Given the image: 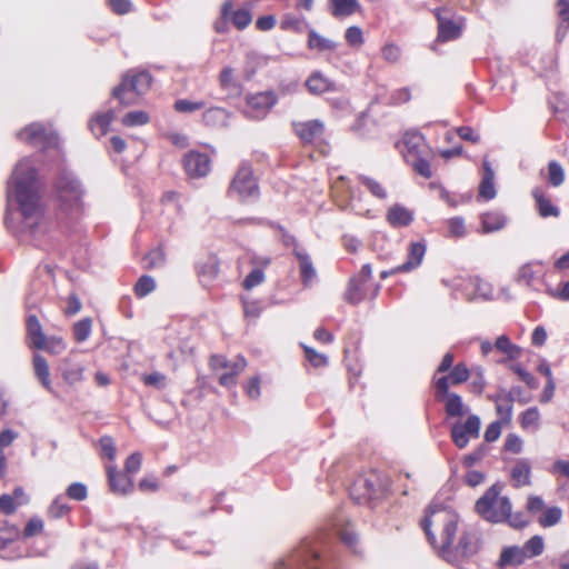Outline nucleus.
<instances>
[{
	"label": "nucleus",
	"mask_w": 569,
	"mask_h": 569,
	"mask_svg": "<svg viewBox=\"0 0 569 569\" xmlns=\"http://www.w3.org/2000/svg\"><path fill=\"white\" fill-rule=\"evenodd\" d=\"M264 280V273L261 268L253 269L243 280V287L247 290H251L254 287L262 283Z\"/></svg>",
	"instance_id": "nucleus-63"
},
{
	"label": "nucleus",
	"mask_w": 569,
	"mask_h": 569,
	"mask_svg": "<svg viewBox=\"0 0 569 569\" xmlns=\"http://www.w3.org/2000/svg\"><path fill=\"white\" fill-rule=\"evenodd\" d=\"M506 222V217L500 212H487L481 216L482 231L485 233L502 229Z\"/></svg>",
	"instance_id": "nucleus-37"
},
{
	"label": "nucleus",
	"mask_w": 569,
	"mask_h": 569,
	"mask_svg": "<svg viewBox=\"0 0 569 569\" xmlns=\"http://www.w3.org/2000/svg\"><path fill=\"white\" fill-rule=\"evenodd\" d=\"M532 197L536 200L539 214L542 218L559 216V209L551 203V201L545 196L540 188L532 190Z\"/></svg>",
	"instance_id": "nucleus-33"
},
{
	"label": "nucleus",
	"mask_w": 569,
	"mask_h": 569,
	"mask_svg": "<svg viewBox=\"0 0 569 569\" xmlns=\"http://www.w3.org/2000/svg\"><path fill=\"white\" fill-rule=\"evenodd\" d=\"M308 48L318 51H333L337 48V43L320 36L317 31L310 30L308 33Z\"/></svg>",
	"instance_id": "nucleus-38"
},
{
	"label": "nucleus",
	"mask_w": 569,
	"mask_h": 569,
	"mask_svg": "<svg viewBox=\"0 0 569 569\" xmlns=\"http://www.w3.org/2000/svg\"><path fill=\"white\" fill-rule=\"evenodd\" d=\"M19 529L14 525L3 521L0 525V558L16 560L23 557V552L14 541L19 537Z\"/></svg>",
	"instance_id": "nucleus-15"
},
{
	"label": "nucleus",
	"mask_w": 569,
	"mask_h": 569,
	"mask_svg": "<svg viewBox=\"0 0 569 569\" xmlns=\"http://www.w3.org/2000/svg\"><path fill=\"white\" fill-rule=\"evenodd\" d=\"M27 329L29 336L32 338L33 347H43L44 346V335L42 332V327L37 316H29L27 319Z\"/></svg>",
	"instance_id": "nucleus-40"
},
{
	"label": "nucleus",
	"mask_w": 569,
	"mask_h": 569,
	"mask_svg": "<svg viewBox=\"0 0 569 569\" xmlns=\"http://www.w3.org/2000/svg\"><path fill=\"white\" fill-rule=\"evenodd\" d=\"M149 114L142 110H136L128 112L122 118V124L126 127H138L149 122Z\"/></svg>",
	"instance_id": "nucleus-47"
},
{
	"label": "nucleus",
	"mask_w": 569,
	"mask_h": 569,
	"mask_svg": "<svg viewBox=\"0 0 569 569\" xmlns=\"http://www.w3.org/2000/svg\"><path fill=\"white\" fill-rule=\"evenodd\" d=\"M42 197L43 184L34 158L21 159L8 181L6 223L22 240L38 241L50 231L51 222L44 213Z\"/></svg>",
	"instance_id": "nucleus-1"
},
{
	"label": "nucleus",
	"mask_w": 569,
	"mask_h": 569,
	"mask_svg": "<svg viewBox=\"0 0 569 569\" xmlns=\"http://www.w3.org/2000/svg\"><path fill=\"white\" fill-rule=\"evenodd\" d=\"M562 517V510L559 507H550L543 510L539 517L538 522L543 528L552 527L557 525Z\"/></svg>",
	"instance_id": "nucleus-43"
},
{
	"label": "nucleus",
	"mask_w": 569,
	"mask_h": 569,
	"mask_svg": "<svg viewBox=\"0 0 569 569\" xmlns=\"http://www.w3.org/2000/svg\"><path fill=\"white\" fill-rule=\"evenodd\" d=\"M480 426V418L476 415H470L465 422L453 423L450 431L453 443L459 449L466 448L471 439L479 437Z\"/></svg>",
	"instance_id": "nucleus-12"
},
{
	"label": "nucleus",
	"mask_w": 569,
	"mask_h": 569,
	"mask_svg": "<svg viewBox=\"0 0 569 569\" xmlns=\"http://www.w3.org/2000/svg\"><path fill=\"white\" fill-rule=\"evenodd\" d=\"M56 191L63 211L71 214L80 212L83 190L72 172L66 170L60 172L56 181Z\"/></svg>",
	"instance_id": "nucleus-5"
},
{
	"label": "nucleus",
	"mask_w": 569,
	"mask_h": 569,
	"mask_svg": "<svg viewBox=\"0 0 569 569\" xmlns=\"http://www.w3.org/2000/svg\"><path fill=\"white\" fill-rule=\"evenodd\" d=\"M536 278V272L533 270L532 263H526L521 266L518 270L517 281L523 283L526 286H531L533 279Z\"/></svg>",
	"instance_id": "nucleus-61"
},
{
	"label": "nucleus",
	"mask_w": 569,
	"mask_h": 569,
	"mask_svg": "<svg viewBox=\"0 0 569 569\" xmlns=\"http://www.w3.org/2000/svg\"><path fill=\"white\" fill-rule=\"evenodd\" d=\"M522 548L526 550L528 558L539 556L542 553L545 548L543 539L540 536H533Z\"/></svg>",
	"instance_id": "nucleus-53"
},
{
	"label": "nucleus",
	"mask_w": 569,
	"mask_h": 569,
	"mask_svg": "<svg viewBox=\"0 0 569 569\" xmlns=\"http://www.w3.org/2000/svg\"><path fill=\"white\" fill-rule=\"evenodd\" d=\"M490 399L495 401L496 411L500 419L503 420L505 422H509L512 417V392H507L502 390L495 396H490Z\"/></svg>",
	"instance_id": "nucleus-24"
},
{
	"label": "nucleus",
	"mask_w": 569,
	"mask_h": 569,
	"mask_svg": "<svg viewBox=\"0 0 569 569\" xmlns=\"http://www.w3.org/2000/svg\"><path fill=\"white\" fill-rule=\"evenodd\" d=\"M151 74L148 71H129L122 81L112 90V96L123 106L136 102V97L146 93L151 86Z\"/></svg>",
	"instance_id": "nucleus-6"
},
{
	"label": "nucleus",
	"mask_w": 569,
	"mask_h": 569,
	"mask_svg": "<svg viewBox=\"0 0 569 569\" xmlns=\"http://www.w3.org/2000/svg\"><path fill=\"white\" fill-rule=\"evenodd\" d=\"M219 271L218 261L216 258L210 257L203 263L198 266V273L209 280L216 278Z\"/></svg>",
	"instance_id": "nucleus-51"
},
{
	"label": "nucleus",
	"mask_w": 569,
	"mask_h": 569,
	"mask_svg": "<svg viewBox=\"0 0 569 569\" xmlns=\"http://www.w3.org/2000/svg\"><path fill=\"white\" fill-rule=\"evenodd\" d=\"M548 180L553 187H559L563 183L565 171L561 164L557 161H550L548 164Z\"/></svg>",
	"instance_id": "nucleus-49"
},
{
	"label": "nucleus",
	"mask_w": 569,
	"mask_h": 569,
	"mask_svg": "<svg viewBox=\"0 0 569 569\" xmlns=\"http://www.w3.org/2000/svg\"><path fill=\"white\" fill-rule=\"evenodd\" d=\"M156 289V281L152 277L143 274L141 276L136 286L134 293L139 298H143L151 293Z\"/></svg>",
	"instance_id": "nucleus-46"
},
{
	"label": "nucleus",
	"mask_w": 569,
	"mask_h": 569,
	"mask_svg": "<svg viewBox=\"0 0 569 569\" xmlns=\"http://www.w3.org/2000/svg\"><path fill=\"white\" fill-rule=\"evenodd\" d=\"M388 482L377 472L359 476L350 487V497L357 503L378 499L387 490Z\"/></svg>",
	"instance_id": "nucleus-8"
},
{
	"label": "nucleus",
	"mask_w": 569,
	"mask_h": 569,
	"mask_svg": "<svg viewBox=\"0 0 569 569\" xmlns=\"http://www.w3.org/2000/svg\"><path fill=\"white\" fill-rule=\"evenodd\" d=\"M29 502V497L21 487L13 490L12 493L0 496V511L4 515H12L21 506Z\"/></svg>",
	"instance_id": "nucleus-21"
},
{
	"label": "nucleus",
	"mask_w": 569,
	"mask_h": 569,
	"mask_svg": "<svg viewBox=\"0 0 569 569\" xmlns=\"http://www.w3.org/2000/svg\"><path fill=\"white\" fill-rule=\"evenodd\" d=\"M114 119L116 112L111 109L106 112L97 113L91 118L89 128L96 137H102L108 132L109 127Z\"/></svg>",
	"instance_id": "nucleus-27"
},
{
	"label": "nucleus",
	"mask_w": 569,
	"mask_h": 569,
	"mask_svg": "<svg viewBox=\"0 0 569 569\" xmlns=\"http://www.w3.org/2000/svg\"><path fill=\"white\" fill-rule=\"evenodd\" d=\"M263 58L254 52L250 51L246 56V62L243 66L244 77L251 79L256 73L257 69L262 64Z\"/></svg>",
	"instance_id": "nucleus-45"
},
{
	"label": "nucleus",
	"mask_w": 569,
	"mask_h": 569,
	"mask_svg": "<svg viewBox=\"0 0 569 569\" xmlns=\"http://www.w3.org/2000/svg\"><path fill=\"white\" fill-rule=\"evenodd\" d=\"M359 183L362 184L375 198L386 200L388 197L387 189L378 180L360 174L358 177Z\"/></svg>",
	"instance_id": "nucleus-39"
},
{
	"label": "nucleus",
	"mask_w": 569,
	"mask_h": 569,
	"mask_svg": "<svg viewBox=\"0 0 569 569\" xmlns=\"http://www.w3.org/2000/svg\"><path fill=\"white\" fill-rule=\"evenodd\" d=\"M483 174L479 184V197L485 200H492L496 194L495 171L490 162L485 159L482 163Z\"/></svg>",
	"instance_id": "nucleus-23"
},
{
	"label": "nucleus",
	"mask_w": 569,
	"mask_h": 569,
	"mask_svg": "<svg viewBox=\"0 0 569 569\" xmlns=\"http://www.w3.org/2000/svg\"><path fill=\"white\" fill-rule=\"evenodd\" d=\"M229 113L226 109L213 107L207 109L202 114V121L207 127L220 128L228 123Z\"/></svg>",
	"instance_id": "nucleus-32"
},
{
	"label": "nucleus",
	"mask_w": 569,
	"mask_h": 569,
	"mask_svg": "<svg viewBox=\"0 0 569 569\" xmlns=\"http://www.w3.org/2000/svg\"><path fill=\"white\" fill-rule=\"evenodd\" d=\"M448 377V383L460 385L466 382L470 378V369L463 362H459L450 370Z\"/></svg>",
	"instance_id": "nucleus-44"
},
{
	"label": "nucleus",
	"mask_w": 569,
	"mask_h": 569,
	"mask_svg": "<svg viewBox=\"0 0 569 569\" xmlns=\"http://www.w3.org/2000/svg\"><path fill=\"white\" fill-rule=\"evenodd\" d=\"M92 331V320L91 318H83L77 321L72 327L73 337L78 342L86 341Z\"/></svg>",
	"instance_id": "nucleus-41"
},
{
	"label": "nucleus",
	"mask_w": 569,
	"mask_h": 569,
	"mask_svg": "<svg viewBox=\"0 0 569 569\" xmlns=\"http://www.w3.org/2000/svg\"><path fill=\"white\" fill-rule=\"evenodd\" d=\"M387 221L393 228H401L409 226L413 220V214L407 208L400 204H393L387 212Z\"/></svg>",
	"instance_id": "nucleus-25"
},
{
	"label": "nucleus",
	"mask_w": 569,
	"mask_h": 569,
	"mask_svg": "<svg viewBox=\"0 0 569 569\" xmlns=\"http://www.w3.org/2000/svg\"><path fill=\"white\" fill-rule=\"evenodd\" d=\"M511 501L500 496V487L492 485L476 502V511L492 523L505 522L510 516Z\"/></svg>",
	"instance_id": "nucleus-4"
},
{
	"label": "nucleus",
	"mask_w": 569,
	"mask_h": 569,
	"mask_svg": "<svg viewBox=\"0 0 569 569\" xmlns=\"http://www.w3.org/2000/svg\"><path fill=\"white\" fill-rule=\"evenodd\" d=\"M366 297V283L359 278H351L343 293V299L349 305H358Z\"/></svg>",
	"instance_id": "nucleus-28"
},
{
	"label": "nucleus",
	"mask_w": 569,
	"mask_h": 569,
	"mask_svg": "<svg viewBox=\"0 0 569 569\" xmlns=\"http://www.w3.org/2000/svg\"><path fill=\"white\" fill-rule=\"evenodd\" d=\"M58 371L60 372L63 381L69 386H73L83 380L84 367L72 358L61 359L58 366Z\"/></svg>",
	"instance_id": "nucleus-19"
},
{
	"label": "nucleus",
	"mask_w": 569,
	"mask_h": 569,
	"mask_svg": "<svg viewBox=\"0 0 569 569\" xmlns=\"http://www.w3.org/2000/svg\"><path fill=\"white\" fill-rule=\"evenodd\" d=\"M146 268H159L166 262V253L161 247L151 250L143 259Z\"/></svg>",
	"instance_id": "nucleus-50"
},
{
	"label": "nucleus",
	"mask_w": 569,
	"mask_h": 569,
	"mask_svg": "<svg viewBox=\"0 0 569 569\" xmlns=\"http://www.w3.org/2000/svg\"><path fill=\"white\" fill-rule=\"evenodd\" d=\"M277 97L270 92H259L247 98L243 114L252 120L263 119L276 104Z\"/></svg>",
	"instance_id": "nucleus-14"
},
{
	"label": "nucleus",
	"mask_w": 569,
	"mask_h": 569,
	"mask_svg": "<svg viewBox=\"0 0 569 569\" xmlns=\"http://www.w3.org/2000/svg\"><path fill=\"white\" fill-rule=\"evenodd\" d=\"M458 515L449 508L431 507L421 522L430 545L442 558H450L458 530Z\"/></svg>",
	"instance_id": "nucleus-2"
},
{
	"label": "nucleus",
	"mask_w": 569,
	"mask_h": 569,
	"mask_svg": "<svg viewBox=\"0 0 569 569\" xmlns=\"http://www.w3.org/2000/svg\"><path fill=\"white\" fill-rule=\"evenodd\" d=\"M526 550L520 547L506 548L500 556L499 563L501 567L519 566L527 559Z\"/></svg>",
	"instance_id": "nucleus-34"
},
{
	"label": "nucleus",
	"mask_w": 569,
	"mask_h": 569,
	"mask_svg": "<svg viewBox=\"0 0 569 569\" xmlns=\"http://www.w3.org/2000/svg\"><path fill=\"white\" fill-rule=\"evenodd\" d=\"M435 14L438 21V36L439 42H447L458 39L462 32L463 19L459 21L451 19V12L447 8H437Z\"/></svg>",
	"instance_id": "nucleus-13"
},
{
	"label": "nucleus",
	"mask_w": 569,
	"mask_h": 569,
	"mask_svg": "<svg viewBox=\"0 0 569 569\" xmlns=\"http://www.w3.org/2000/svg\"><path fill=\"white\" fill-rule=\"evenodd\" d=\"M423 138L419 132H406L403 142L410 154H418V149L422 144Z\"/></svg>",
	"instance_id": "nucleus-56"
},
{
	"label": "nucleus",
	"mask_w": 569,
	"mask_h": 569,
	"mask_svg": "<svg viewBox=\"0 0 569 569\" xmlns=\"http://www.w3.org/2000/svg\"><path fill=\"white\" fill-rule=\"evenodd\" d=\"M230 18L234 27L239 30L247 28L252 20L251 13L246 9H239L237 11L231 10Z\"/></svg>",
	"instance_id": "nucleus-52"
},
{
	"label": "nucleus",
	"mask_w": 569,
	"mask_h": 569,
	"mask_svg": "<svg viewBox=\"0 0 569 569\" xmlns=\"http://www.w3.org/2000/svg\"><path fill=\"white\" fill-rule=\"evenodd\" d=\"M436 398L445 402V409L448 417L460 418L465 416L468 408L463 405L462 398L449 390L448 377L435 379Z\"/></svg>",
	"instance_id": "nucleus-10"
},
{
	"label": "nucleus",
	"mask_w": 569,
	"mask_h": 569,
	"mask_svg": "<svg viewBox=\"0 0 569 569\" xmlns=\"http://www.w3.org/2000/svg\"><path fill=\"white\" fill-rule=\"evenodd\" d=\"M447 237L462 238L467 234L465 220L461 217H455L447 221Z\"/></svg>",
	"instance_id": "nucleus-48"
},
{
	"label": "nucleus",
	"mask_w": 569,
	"mask_h": 569,
	"mask_svg": "<svg viewBox=\"0 0 569 569\" xmlns=\"http://www.w3.org/2000/svg\"><path fill=\"white\" fill-rule=\"evenodd\" d=\"M331 531L338 536L347 547L356 551L358 536L345 515L338 513L331 519Z\"/></svg>",
	"instance_id": "nucleus-17"
},
{
	"label": "nucleus",
	"mask_w": 569,
	"mask_h": 569,
	"mask_svg": "<svg viewBox=\"0 0 569 569\" xmlns=\"http://www.w3.org/2000/svg\"><path fill=\"white\" fill-rule=\"evenodd\" d=\"M470 284L475 289V297H480L483 299L491 298L492 288L488 282L481 280L480 278L475 277V278L470 279Z\"/></svg>",
	"instance_id": "nucleus-54"
},
{
	"label": "nucleus",
	"mask_w": 569,
	"mask_h": 569,
	"mask_svg": "<svg viewBox=\"0 0 569 569\" xmlns=\"http://www.w3.org/2000/svg\"><path fill=\"white\" fill-rule=\"evenodd\" d=\"M203 101H190L187 99H179L174 102V110L178 112H193L204 107Z\"/></svg>",
	"instance_id": "nucleus-60"
},
{
	"label": "nucleus",
	"mask_w": 569,
	"mask_h": 569,
	"mask_svg": "<svg viewBox=\"0 0 569 569\" xmlns=\"http://www.w3.org/2000/svg\"><path fill=\"white\" fill-rule=\"evenodd\" d=\"M329 7L336 18L349 17L361 9L358 0H329Z\"/></svg>",
	"instance_id": "nucleus-30"
},
{
	"label": "nucleus",
	"mask_w": 569,
	"mask_h": 569,
	"mask_svg": "<svg viewBox=\"0 0 569 569\" xmlns=\"http://www.w3.org/2000/svg\"><path fill=\"white\" fill-rule=\"evenodd\" d=\"M495 348L506 356V359L500 361L501 363H505L507 360H517L522 355L521 348L512 343L506 335H501L497 338Z\"/></svg>",
	"instance_id": "nucleus-31"
},
{
	"label": "nucleus",
	"mask_w": 569,
	"mask_h": 569,
	"mask_svg": "<svg viewBox=\"0 0 569 569\" xmlns=\"http://www.w3.org/2000/svg\"><path fill=\"white\" fill-rule=\"evenodd\" d=\"M183 168L190 178H202L210 172L211 161L206 153L190 151L183 158Z\"/></svg>",
	"instance_id": "nucleus-16"
},
{
	"label": "nucleus",
	"mask_w": 569,
	"mask_h": 569,
	"mask_svg": "<svg viewBox=\"0 0 569 569\" xmlns=\"http://www.w3.org/2000/svg\"><path fill=\"white\" fill-rule=\"evenodd\" d=\"M295 256L299 261L300 277L305 287H311L317 280V271L310 256L302 249L296 248Z\"/></svg>",
	"instance_id": "nucleus-22"
},
{
	"label": "nucleus",
	"mask_w": 569,
	"mask_h": 569,
	"mask_svg": "<svg viewBox=\"0 0 569 569\" xmlns=\"http://www.w3.org/2000/svg\"><path fill=\"white\" fill-rule=\"evenodd\" d=\"M17 137L21 141L43 149L58 146V137L53 130L39 122L27 126L18 132Z\"/></svg>",
	"instance_id": "nucleus-9"
},
{
	"label": "nucleus",
	"mask_w": 569,
	"mask_h": 569,
	"mask_svg": "<svg viewBox=\"0 0 569 569\" xmlns=\"http://www.w3.org/2000/svg\"><path fill=\"white\" fill-rule=\"evenodd\" d=\"M67 496L72 500L82 501L88 496L87 487L81 482H73L67 488Z\"/></svg>",
	"instance_id": "nucleus-62"
},
{
	"label": "nucleus",
	"mask_w": 569,
	"mask_h": 569,
	"mask_svg": "<svg viewBox=\"0 0 569 569\" xmlns=\"http://www.w3.org/2000/svg\"><path fill=\"white\" fill-rule=\"evenodd\" d=\"M547 293L551 298L569 301V281L560 283L557 288H547Z\"/></svg>",
	"instance_id": "nucleus-64"
},
{
	"label": "nucleus",
	"mask_w": 569,
	"mask_h": 569,
	"mask_svg": "<svg viewBox=\"0 0 569 569\" xmlns=\"http://www.w3.org/2000/svg\"><path fill=\"white\" fill-rule=\"evenodd\" d=\"M34 375L40 380L41 385L49 391H52L50 371L47 360L41 355L33 357Z\"/></svg>",
	"instance_id": "nucleus-36"
},
{
	"label": "nucleus",
	"mask_w": 569,
	"mask_h": 569,
	"mask_svg": "<svg viewBox=\"0 0 569 569\" xmlns=\"http://www.w3.org/2000/svg\"><path fill=\"white\" fill-rule=\"evenodd\" d=\"M107 473L109 487L113 493L127 495L132 491V480L124 473L120 472L114 466H108Z\"/></svg>",
	"instance_id": "nucleus-20"
},
{
	"label": "nucleus",
	"mask_w": 569,
	"mask_h": 569,
	"mask_svg": "<svg viewBox=\"0 0 569 569\" xmlns=\"http://www.w3.org/2000/svg\"><path fill=\"white\" fill-rule=\"evenodd\" d=\"M345 39L350 46L356 48L361 47L365 41L362 30L357 26H351L346 30Z\"/></svg>",
	"instance_id": "nucleus-58"
},
{
	"label": "nucleus",
	"mask_w": 569,
	"mask_h": 569,
	"mask_svg": "<svg viewBox=\"0 0 569 569\" xmlns=\"http://www.w3.org/2000/svg\"><path fill=\"white\" fill-rule=\"evenodd\" d=\"M383 60L389 63H397L402 54L401 48L395 43H387L381 49Z\"/></svg>",
	"instance_id": "nucleus-57"
},
{
	"label": "nucleus",
	"mask_w": 569,
	"mask_h": 569,
	"mask_svg": "<svg viewBox=\"0 0 569 569\" xmlns=\"http://www.w3.org/2000/svg\"><path fill=\"white\" fill-rule=\"evenodd\" d=\"M70 506L67 503V500L63 496H58L53 499L48 508V516L58 519L62 518L70 511Z\"/></svg>",
	"instance_id": "nucleus-42"
},
{
	"label": "nucleus",
	"mask_w": 569,
	"mask_h": 569,
	"mask_svg": "<svg viewBox=\"0 0 569 569\" xmlns=\"http://www.w3.org/2000/svg\"><path fill=\"white\" fill-rule=\"evenodd\" d=\"M325 547L323 536L305 538L287 557L274 562V569H325Z\"/></svg>",
	"instance_id": "nucleus-3"
},
{
	"label": "nucleus",
	"mask_w": 569,
	"mask_h": 569,
	"mask_svg": "<svg viewBox=\"0 0 569 569\" xmlns=\"http://www.w3.org/2000/svg\"><path fill=\"white\" fill-rule=\"evenodd\" d=\"M160 202L163 207L162 214L168 212L169 216H179L181 213L182 207L180 203V194L178 192L172 190L163 192Z\"/></svg>",
	"instance_id": "nucleus-35"
},
{
	"label": "nucleus",
	"mask_w": 569,
	"mask_h": 569,
	"mask_svg": "<svg viewBox=\"0 0 569 569\" xmlns=\"http://www.w3.org/2000/svg\"><path fill=\"white\" fill-rule=\"evenodd\" d=\"M510 476L515 487L529 486L531 483V467L528 460L519 459L511 469Z\"/></svg>",
	"instance_id": "nucleus-29"
},
{
	"label": "nucleus",
	"mask_w": 569,
	"mask_h": 569,
	"mask_svg": "<svg viewBox=\"0 0 569 569\" xmlns=\"http://www.w3.org/2000/svg\"><path fill=\"white\" fill-rule=\"evenodd\" d=\"M427 251L425 240L410 242L407 250V259L402 264L398 266V270L410 272L419 268L423 261Z\"/></svg>",
	"instance_id": "nucleus-18"
},
{
	"label": "nucleus",
	"mask_w": 569,
	"mask_h": 569,
	"mask_svg": "<svg viewBox=\"0 0 569 569\" xmlns=\"http://www.w3.org/2000/svg\"><path fill=\"white\" fill-rule=\"evenodd\" d=\"M228 194L241 202H251L258 199L259 187L248 163L239 166L228 188Z\"/></svg>",
	"instance_id": "nucleus-7"
},
{
	"label": "nucleus",
	"mask_w": 569,
	"mask_h": 569,
	"mask_svg": "<svg viewBox=\"0 0 569 569\" xmlns=\"http://www.w3.org/2000/svg\"><path fill=\"white\" fill-rule=\"evenodd\" d=\"M306 86L310 93L322 94L325 92L335 91V82L325 77L321 72H313L306 81Z\"/></svg>",
	"instance_id": "nucleus-26"
},
{
	"label": "nucleus",
	"mask_w": 569,
	"mask_h": 569,
	"mask_svg": "<svg viewBox=\"0 0 569 569\" xmlns=\"http://www.w3.org/2000/svg\"><path fill=\"white\" fill-rule=\"evenodd\" d=\"M510 369L530 388L537 389L538 380L520 365H511Z\"/></svg>",
	"instance_id": "nucleus-59"
},
{
	"label": "nucleus",
	"mask_w": 569,
	"mask_h": 569,
	"mask_svg": "<svg viewBox=\"0 0 569 569\" xmlns=\"http://www.w3.org/2000/svg\"><path fill=\"white\" fill-rule=\"evenodd\" d=\"M470 377H472L471 388L473 392L481 393L486 387V379L483 368L480 366L470 369Z\"/></svg>",
	"instance_id": "nucleus-55"
},
{
	"label": "nucleus",
	"mask_w": 569,
	"mask_h": 569,
	"mask_svg": "<svg viewBox=\"0 0 569 569\" xmlns=\"http://www.w3.org/2000/svg\"><path fill=\"white\" fill-rule=\"evenodd\" d=\"M295 133L305 144H317L321 154L326 156L329 146L323 142L322 136L325 132V124L320 120H309L293 122Z\"/></svg>",
	"instance_id": "nucleus-11"
}]
</instances>
